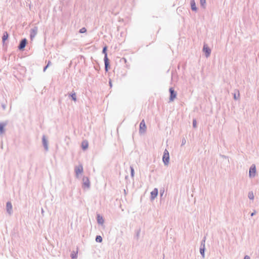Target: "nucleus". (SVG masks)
Listing matches in <instances>:
<instances>
[{
    "label": "nucleus",
    "mask_w": 259,
    "mask_h": 259,
    "mask_svg": "<svg viewBox=\"0 0 259 259\" xmlns=\"http://www.w3.org/2000/svg\"><path fill=\"white\" fill-rule=\"evenodd\" d=\"M82 149L83 150H85L86 149H87V148L88 147V142H83L82 143Z\"/></svg>",
    "instance_id": "4be33fe9"
},
{
    "label": "nucleus",
    "mask_w": 259,
    "mask_h": 259,
    "mask_svg": "<svg viewBox=\"0 0 259 259\" xmlns=\"http://www.w3.org/2000/svg\"><path fill=\"white\" fill-rule=\"evenodd\" d=\"M158 190L157 188H154L151 192V200H154L158 195Z\"/></svg>",
    "instance_id": "ddd939ff"
},
{
    "label": "nucleus",
    "mask_w": 259,
    "mask_h": 259,
    "mask_svg": "<svg viewBox=\"0 0 259 259\" xmlns=\"http://www.w3.org/2000/svg\"><path fill=\"white\" fill-rule=\"evenodd\" d=\"M244 259H250V258L248 255H245Z\"/></svg>",
    "instance_id": "473e14b6"
},
{
    "label": "nucleus",
    "mask_w": 259,
    "mask_h": 259,
    "mask_svg": "<svg viewBox=\"0 0 259 259\" xmlns=\"http://www.w3.org/2000/svg\"><path fill=\"white\" fill-rule=\"evenodd\" d=\"M256 213V211L254 210L253 212H252L251 213V217H253L254 215H255Z\"/></svg>",
    "instance_id": "72a5a7b5"
},
{
    "label": "nucleus",
    "mask_w": 259,
    "mask_h": 259,
    "mask_svg": "<svg viewBox=\"0 0 259 259\" xmlns=\"http://www.w3.org/2000/svg\"><path fill=\"white\" fill-rule=\"evenodd\" d=\"M146 129V125L145 123L144 120H142L140 124L139 133L142 134L145 132Z\"/></svg>",
    "instance_id": "1a4fd4ad"
},
{
    "label": "nucleus",
    "mask_w": 259,
    "mask_h": 259,
    "mask_svg": "<svg viewBox=\"0 0 259 259\" xmlns=\"http://www.w3.org/2000/svg\"><path fill=\"white\" fill-rule=\"evenodd\" d=\"M82 181H83V185H82L83 188H89L90 187V180H89L88 177H83L82 178Z\"/></svg>",
    "instance_id": "6e6552de"
},
{
    "label": "nucleus",
    "mask_w": 259,
    "mask_h": 259,
    "mask_svg": "<svg viewBox=\"0 0 259 259\" xmlns=\"http://www.w3.org/2000/svg\"><path fill=\"white\" fill-rule=\"evenodd\" d=\"M191 8L193 11H197V8L196 6V3L194 0H191L190 1Z\"/></svg>",
    "instance_id": "2eb2a0df"
},
{
    "label": "nucleus",
    "mask_w": 259,
    "mask_h": 259,
    "mask_svg": "<svg viewBox=\"0 0 259 259\" xmlns=\"http://www.w3.org/2000/svg\"><path fill=\"white\" fill-rule=\"evenodd\" d=\"M83 171V167L82 165H79L78 166H76L75 167V172L76 175H78L79 174L82 173Z\"/></svg>",
    "instance_id": "4468645a"
},
{
    "label": "nucleus",
    "mask_w": 259,
    "mask_h": 259,
    "mask_svg": "<svg viewBox=\"0 0 259 259\" xmlns=\"http://www.w3.org/2000/svg\"><path fill=\"white\" fill-rule=\"evenodd\" d=\"M97 222L99 224L102 225L104 222V220L103 217L99 214H97Z\"/></svg>",
    "instance_id": "a211bd4d"
},
{
    "label": "nucleus",
    "mask_w": 259,
    "mask_h": 259,
    "mask_svg": "<svg viewBox=\"0 0 259 259\" xmlns=\"http://www.w3.org/2000/svg\"><path fill=\"white\" fill-rule=\"evenodd\" d=\"M27 43V40L26 38H24L20 40L19 46L18 47V50H19L20 51H23L24 50L25 47H26Z\"/></svg>",
    "instance_id": "20e7f679"
},
{
    "label": "nucleus",
    "mask_w": 259,
    "mask_h": 259,
    "mask_svg": "<svg viewBox=\"0 0 259 259\" xmlns=\"http://www.w3.org/2000/svg\"><path fill=\"white\" fill-rule=\"evenodd\" d=\"M185 142H186L185 140H183V141H182V145H184V144L185 143Z\"/></svg>",
    "instance_id": "c9c22d12"
},
{
    "label": "nucleus",
    "mask_w": 259,
    "mask_h": 259,
    "mask_svg": "<svg viewBox=\"0 0 259 259\" xmlns=\"http://www.w3.org/2000/svg\"><path fill=\"white\" fill-rule=\"evenodd\" d=\"M109 85H110V87H112V82H111V80H109Z\"/></svg>",
    "instance_id": "f704fd0d"
},
{
    "label": "nucleus",
    "mask_w": 259,
    "mask_h": 259,
    "mask_svg": "<svg viewBox=\"0 0 259 259\" xmlns=\"http://www.w3.org/2000/svg\"><path fill=\"white\" fill-rule=\"evenodd\" d=\"M163 193H164V191H163L162 192H161V191H160V194L161 196H162V195H163Z\"/></svg>",
    "instance_id": "e433bc0d"
},
{
    "label": "nucleus",
    "mask_w": 259,
    "mask_h": 259,
    "mask_svg": "<svg viewBox=\"0 0 259 259\" xmlns=\"http://www.w3.org/2000/svg\"><path fill=\"white\" fill-rule=\"evenodd\" d=\"M169 92L170 93L169 99V101L171 102V101H173L175 100V99L176 98L177 93H176V92L175 91V90L173 88H170L169 89Z\"/></svg>",
    "instance_id": "423d86ee"
},
{
    "label": "nucleus",
    "mask_w": 259,
    "mask_h": 259,
    "mask_svg": "<svg viewBox=\"0 0 259 259\" xmlns=\"http://www.w3.org/2000/svg\"><path fill=\"white\" fill-rule=\"evenodd\" d=\"M71 257L72 259H74V258H75L77 257V255L76 254H73V253H71Z\"/></svg>",
    "instance_id": "c85d7f7f"
},
{
    "label": "nucleus",
    "mask_w": 259,
    "mask_h": 259,
    "mask_svg": "<svg viewBox=\"0 0 259 259\" xmlns=\"http://www.w3.org/2000/svg\"><path fill=\"white\" fill-rule=\"evenodd\" d=\"M2 107L3 108V110H5L6 109V104L5 103H2L1 104Z\"/></svg>",
    "instance_id": "c756f323"
},
{
    "label": "nucleus",
    "mask_w": 259,
    "mask_h": 259,
    "mask_svg": "<svg viewBox=\"0 0 259 259\" xmlns=\"http://www.w3.org/2000/svg\"><path fill=\"white\" fill-rule=\"evenodd\" d=\"M86 31H87V29H86V28H85V27H82V28H81L79 30V32L80 33H84V32H85Z\"/></svg>",
    "instance_id": "a878e982"
},
{
    "label": "nucleus",
    "mask_w": 259,
    "mask_h": 259,
    "mask_svg": "<svg viewBox=\"0 0 259 259\" xmlns=\"http://www.w3.org/2000/svg\"><path fill=\"white\" fill-rule=\"evenodd\" d=\"M256 173V167L254 164H252L249 168V177L250 178H253L255 177Z\"/></svg>",
    "instance_id": "0eeeda50"
},
{
    "label": "nucleus",
    "mask_w": 259,
    "mask_h": 259,
    "mask_svg": "<svg viewBox=\"0 0 259 259\" xmlns=\"http://www.w3.org/2000/svg\"><path fill=\"white\" fill-rule=\"evenodd\" d=\"M49 67L48 66H46L44 67V69H43V71L44 72H45L46 70H47V69Z\"/></svg>",
    "instance_id": "2f4dec72"
},
{
    "label": "nucleus",
    "mask_w": 259,
    "mask_h": 259,
    "mask_svg": "<svg viewBox=\"0 0 259 259\" xmlns=\"http://www.w3.org/2000/svg\"><path fill=\"white\" fill-rule=\"evenodd\" d=\"M233 98L235 100H238L240 99V94L238 90H236L233 94Z\"/></svg>",
    "instance_id": "f3484780"
},
{
    "label": "nucleus",
    "mask_w": 259,
    "mask_h": 259,
    "mask_svg": "<svg viewBox=\"0 0 259 259\" xmlns=\"http://www.w3.org/2000/svg\"><path fill=\"white\" fill-rule=\"evenodd\" d=\"M51 65H52V62L51 61H49L47 64V66H48V67H49Z\"/></svg>",
    "instance_id": "7c9ffc66"
},
{
    "label": "nucleus",
    "mask_w": 259,
    "mask_h": 259,
    "mask_svg": "<svg viewBox=\"0 0 259 259\" xmlns=\"http://www.w3.org/2000/svg\"><path fill=\"white\" fill-rule=\"evenodd\" d=\"M42 145H43V146H44L45 150L47 151H48V149H49L48 141L45 135L42 136Z\"/></svg>",
    "instance_id": "9d476101"
},
{
    "label": "nucleus",
    "mask_w": 259,
    "mask_h": 259,
    "mask_svg": "<svg viewBox=\"0 0 259 259\" xmlns=\"http://www.w3.org/2000/svg\"><path fill=\"white\" fill-rule=\"evenodd\" d=\"M130 170H131V176L132 178H134L135 171L133 166H130Z\"/></svg>",
    "instance_id": "393cba45"
},
{
    "label": "nucleus",
    "mask_w": 259,
    "mask_h": 259,
    "mask_svg": "<svg viewBox=\"0 0 259 259\" xmlns=\"http://www.w3.org/2000/svg\"><path fill=\"white\" fill-rule=\"evenodd\" d=\"M107 46H105L102 50V53L104 54V61L105 63V71L108 72L110 68V60L107 56Z\"/></svg>",
    "instance_id": "f257e3e1"
},
{
    "label": "nucleus",
    "mask_w": 259,
    "mask_h": 259,
    "mask_svg": "<svg viewBox=\"0 0 259 259\" xmlns=\"http://www.w3.org/2000/svg\"><path fill=\"white\" fill-rule=\"evenodd\" d=\"M68 96L70 98H71V99L74 101H76L77 99H76V93L75 92H72V93H71L70 94H68Z\"/></svg>",
    "instance_id": "aec40b11"
},
{
    "label": "nucleus",
    "mask_w": 259,
    "mask_h": 259,
    "mask_svg": "<svg viewBox=\"0 0 259 259\" xmlns=\"http://www.w3.org/2000/svg\"><path fill=\"white\" fill-rule=\"evenodd\" d=\"M202 51L205 53V56L206 58L210 56L211 54V49L208 47L207 45L205 44H204Z\"/></svg>",
    "instance_id": "39448f33"
},
{
    "label": "nucleus",
    "mask_w": 259,
    "mask_h": 259,
    "mask_svg": "<svg viewBox=\"0 0 259 259\" xmlns=\"http://www.w3.org/2000/svg\"><path fill=\"white\" fill-rule=\"evenodd\" d=\"M140 230L139 229V230H138L137 231V232H136V237H137V239H138V238H139V235H140Z\"/></svg>",
    "instance_id": "cd10ccee"
},
{
    "label": "nucleus",
    "mask_w": 259,
    "mask_h": 259,
    "mask_svg": "<svg viewBox=\"0 0 259 259\" xmlns=\"http://www.w3.org/2000/svg\"><path fill=\"white\" fill-rule=\"evenodd\" d=\"M9 34L7 31H5L2 36V42L3 44H5V41L8 39Z\"/></svg>",
    "instance_id": "dca6fc26"
},
{
    "label": "nucleus",
    "mask_w": 259,
    "mask_h": 259,
    "mask_svg": "<svg viewBox=\"0 0 259 259\" xmlns=\"http://www.w3.org/2000/svg\"><path fill=\"white\" fill-rule=\"evenodd\" d=\"M95 69L98 70V68H96V67H95Z\"/></svg>",
    "instance_id": "58836bf2"
},
{
    "label": "nucleus",
    "mask_w": 259,
    "mask_h": 259,
    "mask_svg": "<svg viewBox=\"0 0 259 259\" xmlns=\"http://www.w3.org/2000/svg\"><path fill=\"white\" fill-rule=\"evenodd\" d=\"M206 240V237L204 236L201 242L200 247V253L202 256V257L204 258L205 257V243Z\"/></svg>",
    "instance_id": "f03ea898"
},
{
    "label": "nucleus",
    "mask_w": 259,
    "mask_h": 259,
    "mask_svg": "<svg viewBox=\"0 0 259 259\" xmlns=\"http://www.w3.org/2000/svg\"><path fill=\"white\" fill-rule=\"evenodd\" d=\"M37 27H34L33 28L31 29L30 37L31 40L33 39V38H34L35 36V35L37 34Z\"/></svg>",
    "instance_id": "f8f14e48"
},
{
    "label": "nucleus",
    "mask_w": 259,
    "mask_h": 259,
    "mask_svg": "<svg viewBox=\"0 0 259 259\" xmlns=\"http://www.w3.org/2000/svg\"><path fill=\"white\" fill-rule=\"evenodd\" d=\"M6 209L7 212L10 214H12L13 212L12 210V205L11 202L8 201L6 203Z\"/></svg>",
    "instance_id": "9b49d317"
},
{
    "label": "nucleus",
    "mask_w": 259,
    "mask_h": 259,
    "mask_svg": "<svg viewBox=\"0 0 259 259\" xmlns=\"http://www.w3.org/2000/svg\"><path fill=\"white\" fill-rule=\"evenodd\" d=\"M248 197L250 200H253L254 199V195L252 191L249 192Z\"/></svg>",
    "instance_id": "b1692460"
},
{
    "label": "nucleus",
    "mask_w": 259,
    "mask_h": 259,
    "mask_svg": "<svg viewBox=\"0 0 259 259\" xmlns=\"http://www.w3.org/2000/svg\"><path fill=\"white\" fill-rule=\"evenodd\" d=\"M162 160L165 165H168L169 162V155L168 151L165 149L162 156Z\"/></svg>",
    "instance_id": "7ed1b4c3"
},
{
    "label": "nucleus",
    "mask_w": 259,
    "mask_h": 259,
    "mask_svg": "<svg viewBox=\"0 0 259 259\" xmlns=\"http://www.w3.org/2000/svg\"><path fill=\"white\" fill-rule=\"evenodd\" d=\"M7 125V123L4 122L0 123V134H3L5 132L4 127Z\"/></svg>",
    "instance_id": "6ab92c4d"
},
{
    "label": "nucleus",
    "mask_w": 259,
    "mask_h": 259,
    "mask_svg": "<svg viewBox=\"0 0 259 259\" xmlns=\"http://www.w3.org/2000/svg\"><path fill=\"white\" fill-rule=\"evenodd\" d=\"M196 124H197L196 120V119H194L193 120V127L195 128L196 127Z\"/></svg>",
    "instance_id": "bb28decb"
},
{
    "label": "nucleus",
    "mask_w": 259,
    "mask_h": 259,
    "mask_svg": "<svg viewBox=\"0 0 259 259\" xmlns=\"http://www.w3.org/2000/svg\"><path fill=\"white\" fill-rule=\"evenodd\" d=\"M103 241L102 237L100 235H97L96 237V241L97 242L101 243Z\"/></svg>",
    "instance_id": "5701e85b"
},
{
    "label": "nucleus",
    "mask_w": 259,
    "mask_h": 259,
    "mask_svg": "<svg viewBox=\"0 0 259 259\" xmlns=\"http://www.w3.org/2000/svg\"><path fill=\"white\" fill-rule=\"evenodd\" d=\"M200 4L202 8L205 9L206 7V0H200Z\"/></svg>",
    "instance_id": "412c9836"
},
{
    "label": "nucleus",
    "mask_w": 259,
    "mask_h": 259,
    "mask_svg": "<svg viewBox=\"0 0 259 259\" xmlns=\"http://www.w3.org/2000/svg\"><path fill=\"white\" fill-rule=\"evenodd\" d=\"M44 212V210H43V209H41V213H42Z\"/></svg>",
    "instance_id": "4c0bfd02"
}]
</instances>
